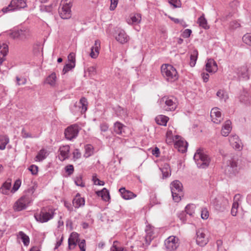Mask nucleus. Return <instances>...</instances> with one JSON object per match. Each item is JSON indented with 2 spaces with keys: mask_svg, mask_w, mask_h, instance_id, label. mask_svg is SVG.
I'll return each mask as SVG.
<instances>
[{
  "mask_svg": "<svg viewBox=\"0 0 251 251\" xmlns=\"http://www.w3.org/2000/svg\"><path fill=\"white\" fill-rule=\"evenodd\" d=\"M55 209L51 206L43 207L39 213L34 214L36 220L40 223H44L53 219L55 215Z\"/></svg>",
  "mask_w": 251,
  "mask_h": 251,
  "instance_id": "1",
  "label": "nucleus"
},
{
  "mask_svg": "<svg viewBox=\"0 0 251 251\" xmlns=\"http://www.w3.org/2000/svg\"><path fill=\"white\" fill-rule=\"evenodd\" d=\"M161 73L166 80L170 82H173L178 78V73L172 65L169 64H163L162 65Z\"/></svg>",
  "mask_w": 251,
  "mask_h": 251,
  "instance_id": "2",
  "label": "nucleus"
},
{
  "mask_svg": "<svg viewBox=\"0 0 251 251\" xmlns=\"http://www.w3.org/2000/svg\"><path fill=\"white\" fill-rule=\"evenodd\" d=\"M195 160L198 167L201 168H207L210 163V158L203 151L199 149L197 150L194 156Z\"/></svg>",
  "mask_w": 251,
  "mask_h": 251,
  "instance_id": "3",
  "label": "nucleus"
},
{
  "mask_svg": "<svg viewBox=\"0 0 251 251\" xmlns=\"http://www.w3.org/2000/svg\"><path fill=\"white\" fill-rule=\"evenodd\" d=\"M73 0H62L58 9L60 17L63 19H68L71 17V7Z\"/></svg>",
  "mask_w": 251,
  "mask_h": 251,
  "instance_id": "4",
  "label": "nucleus"
},
{
  "mask_svg": "<svg viewBox=\"0 0 251 251\" xmlns=\"http://www.w3.org/2000/svg\"><path fill=\"white\" fill-rule=\"evenodd\" d=\"M182 184L179 180H174L171 183L172 195L175 202H178L181 200V197L182 196Z\"/></svg>",
  "mask_w": 251,
  "mask_h": 251,
  "instance_id": "5",
  "label": "nucleus"
},
{
  "mask_svg": "<svg viewBox=\"0 0 251 251\" xmlns=\"http://www.w3.org/2000/svg\"><path fill=\"white\" fill-rule=\"evenodd\" d=\"M10 36L14 40L25 41L30 37L31 34L28 29L24 28L14 30L11 33Z\"/></svg>",
  "mask_w": 251,
  "mask_h": 251,
  "instance_id": "6",
  "label": "nucleus"
},
{
  "mask_svg": "<svg viewBox=\"0 0 251 251\" xmlns=\"http://www.w3.org/2000/svg\"><path fill=\"white\" fill-rule=\"evenodd\" d=\"M27 6L26 0H12L8 6L2 9V11L5 13L9 11L18 10Z\"/></svg>",
  "mask_w": 251,
  "mask_h": 251,
  "instance_id": "7",
  "label": "nucleus"
},
{
  "mask_svg": "<svg viewBox=\"0 0 251 251\" xmlns=\"http://www.w3.org/2000/svg\"><path fill=\"white\" fill-rule=\"evenodd\" d=\"M161 102L164 103L163 108L168 111H174L177 106V100L174 97H164L161 99Z\"/></svg>",
  "mask_w": 251,
  "mask_h": 251,
  "instance_id": "8",
  "label": "nucleus"
},
{
  "mask_svg": "<svg viewBox=\"0 0 251 251\" xmlns=\"http://www.w3.org/2000/svg\"><path fill=\"white\" fill-rule=\"evenodd\" d=\"M208 236L207 231L204 228H199L196 232V242L197 244L203 247L208 242Z\"/></svg>",
  "mask_w": 251,
  "mask_h": 251,
  "instance_id": "9",
  "label": "nucleus"
},
{
  "mask_svg": "<svg viewBox=\"0 0 251 251\" xmlns=\"http://www.w3.org/2000/svg\"><path fill=\"white\" fill-rule=\"evenodd\" d=\"M225 171L230 176L235 175L238 173L237 162L235 158H230L226 161Z\"/></svg>",
  "mask_w": 251,
  "mask_h": 251,
  "instance_id": "10",
  "label": "nucleus"
},
{
  "mask_svg": "<svg viewBox=\"0 0 251 251\" xmlns=\"http://www.w3.org/2000/svg\"><path fill=\"white\" fill-rule=\"evenodd\" d=\"M88 102L87 99L84 97H82L79 101L77 103L76 102L74 105V108H72L71 110L74 114H75L76 112H80L81 114L84 113L87 109Z\"/></svg>",
  "mask_w": 251,
  "mask_h": 251,
  "instance_id": "11",
  "label": "nucleus"
},
{
  "mask_svg": "<svg viewBox=\"0 0 251 251\" xmlns=\"http://www.w3.org/2000/svg\"><path fill=\"white\" fill-rule=\"evenodd\" d=\"M78 132V126L76 125H73L65 130L64 134L67 139L72 140L77 136Z\"/></svg>",
  "mask_w": 251,
  "mask_h": 251,
  "instance_id": "12",
  "label": "nucleus"
},
{
  "mask_svg": "<svg viewBox=\"0 0 251 251\" xmlns=\"http://www.w3.org/2000/svg\"><path fill=\"white\" fill-rule=\"evenodd\" d=\"M164 244L168 251H175L179 246L178 239L176 236H171L165 240Z\"/></svg>",
  "mask_w": 251,
  "mask_h": 251,
  "instance_id": "13",
  "label": "nucleus"
},
{
  "mask_svg": "<svg viewBox=\"0 0 251 251\" xmlns=\"http://www.w3.org/2000/svg\"><path fill=\"white\" fill-rule=\"evenodd\" d=\"M210 117L213 123L218 124L223 120L221 112L217 107L213 108L210 112Z\"/></svg>",
  "mask_w": 251,
  "mask_h": 251,
  "instance_id": "14",
  "label": "nucleus"
},
{
  "mask_svg": "<svg viewBox=\"0 0 251 251\" xmlns=\"http://www.w3.org/2000/svg\"><path fill=\"white\" fill-rule=\"evenodd\" d=\"M228 201L227 199L221 198L215 204V209L219 211H224L227 207Z\"/></svg>",
  "mask_w": 251,
  "mask_h": 251,
  "instance_id": "15",
  "label": "nucleus"
},
{
  "mask_svg": "<svg viewBox=\"0 0 251 251\" xmlns=\"http://www.w3.org/2000/svg\"><path fill=\"white\" fill-rule=\"evenodd\" d=\"M116 40L122 44L127 43L129 40V37L125 30L121 29L118 31L117 35L115 36Z\"/></svg>",
  "mask_w": 251,
  "mask_h": 251,
  "instance_id": "16",
  "label": "nucleus"
},
{
  "mask_svg": "<svg viewBox=\"0 0 251 251\" xmlns=\"http://www.w3.org/2000/svg\"><path fill=\"white\" fill-rule=\"evenodd\" d=\"M205 69L209 73L216 72L218 70L216 62L212 59H208L205 65Z\"/></svg>",
  "mask_w": 251,
  "mask_h": 251,
  "instance_id": "17",
  "label": "nucleus"
},
{
  "mask_svg": "<svg viewBox=\"0 0 251 251\" xmlns=\"http://www.w3.org/2000/svg\"><path fill=\"white\" fill-rule=\"evenodd\" d=\"M12 179L8 178L3 183L0 188V192L4 195H8L11 187Z\"/></svg>",
  "mask_w": 251,
  "mask_h": 251,
  "instance_id": "18",
  "label": "nucleus"
},
{
  "mask_svg": "<svg viewBox=\"0 0 251 251\" xmlns=\"http://www.w3.org/2000/svg\"><path fill=\"white\" fill-rule=\"evenodd\" d=\"M73 206L75 208H78L85 204V200L83 198L80 197L79 193H77L73 200Z\"/></svg>",
  "mask_w": 251,
  "mask_h": 251,
  "instance_id": "19",
  "label": "nucleus"
},
{
  "mask_svg": "<svg viewBox=\"0 0 251 251\" xmlns=\"http://www.w3.org/2000/svg\"><path fill=\"white\" fill-rule=\"evenodd\" d=\"M8 52V46L6 44H0V64L5 60V57Z\"/></svg>",
  "mask_w": 251,
  "mask_h": 251,
  "instance_id": "20",
  "label": "nucleus"
},
{
  "mask_svg": "<svg viewBox=\"0 0 251 251\" xmlns=\"http://www.w3.org/2000/svg\"><path fill=\"white\" fill-rule=\"evenodd\" d=\"M119 192L123 198L125 200H129L136 196L133 193L126 190L125 188L122 187L119 189Z\"/></svg>",
  "mask_w": 251,
  "mask_h": 251,
  "instance_id": "21",
  "label": "nucleus"
},
{
  "mask_svg": "<svg viewBox=\"0 0 251 251\" xmlns=\"http://www.w3.org/2000/svg\"><path fill=\"white\" fill-rule=\"evenodd\" d=\"M231 122L230 120H226L224 125H223L222 130L221 134L224 136H227L231 130Z\"/></svg>",
  "mask_w": 251,
  "mask_h": 251,
  "instance_id": "22",
  "label": "nucleus"
},
{
  "mask_svg": "<svg viewBox=\"0 0 251 251\" xmlns=\"http://www.w3.org/2000/svg\"><path fill=\"white\" fill-rule=\"evenodd\" d=\"M33 191L32 190H28V191L26 192L25 194L21 198V199H23V201L27 207L33 200Z\"/></svg>",
  "mask_w": 251,
  "mask_h": 251,
  "instance_id": "23",
  "label": "nucleus"
},
{
  "mask_svg": "<svg viewBox=\"0 0 251 251\" xmlns=\"http://www.w3.org/2000/svg\"><path fill=\"white\" fill-rule=\"evenodd\" d=\"M175 146L179 151L183 153L187 151L188 143L186 141L180 140L176 142Z\"/></svg>",
  "mask_w": 251,
  "mask_h": 251,
  "instance_id": "24",
  "label": "nucleus"
},
{
  "mask_svg": "<svg viewBox=\"0 0 251 251\" xmlns=\"http://www.w3.org/2000/svg\"><path fill=\"white\" fill-rule=\"evenodd\" d=\"M60 154L62 157V160H64L69 157V153L70 152V146L68 145L60 147L59 148Z\"/></svg>",
  "mask_w": 251,
  "mask_h": 251,
  "instance_id": "25",
  "label": "nucleus"
},
{
  "mask_svg": "<svg viewBox=\"0 0 251 251\" xmlns=\"http://www.w3.org/2000/svg\"><path fill=\"white\" fill-rule=\"evenodd\" d=\"M78 238V234L76 233H73L71 237L68 239L69 248L71 249L72 247L74 248L76 246Z\"/></svg>",
  "mask_w": 251,
  "mask_h": 251,
  "instance_id": "26",
  "label": "nucleus"
},
{
  "mask_svg": "<svg viewBox=\"0 0 251 251\" xmlns=\"http://www.w3.org/2000/svg\"><path fill=\"white\" fill-rule=\"evenodd\" d=\"M17 237L22 240L25 246H27L29 244V238L28 236L25 234L23 231H19L17 234Z\"/></svg>",
  "mask_w": 251,
  "mask_h": 251,
  "instance_id": "27",
  "label": "nucleus"
},
{
  "mask_svg": "<svg viewBox=\"0 0 251 251\" xmlns=\"http://www.w3.org/2000/svg\"><path fill=\"white\" fill-rule=\"evenodd\" d=\"M26 205L23 201V199L20 198L14 204V208L16 211H21L25 209Z\"/></svg>",
  "mask_w": 251,
  "mask_h": 251,
  "instance_id": "28",
  "label": "nucleus"
},
{
  "mask_svg": "<svg viewBox=\"0 0 251 251\" xmlns=\"http://www.w3.org/2000/svg\"><path fill=\"white\" fill-rule=\"evenodd\" d=\"M98 196L101 197L102 199L107 201L110 199V195L108 191L105 188H103L101 191L97 192Z\"/></svg>",
  "mask_w": 251,
  "mask_h": 251,
  "instance_id": "29",
  "label": "nucleus"
},
{
  "mask_svg": "<svg viewBox=\"0 0 251 251\" xmlns=\"http://www.w3.org/2000/svg\"><path fill=\"white\" fill-rule=\"evenodd\" d=\"M9 142V139L6 135H0V150H4Z\"/></svg>",
  "mask_w": 251,
  "mask_h": 251,
  "instance_id": "30",
  "label": "nucleus"
},
{
  "mask_svg": "<svg viewBox=\"0 0 251 251\" xmlns=\"http://www.w3.org/2000/svg\"><path fill=\"white\" fill-rule=\"evenodd\" d=\"M125 127L121 123L116 122L114 124V131L116 134L121 135L124 132V128Z\"/></svg>",
  "mask_w": 251,
  "mask_h": 251,
  "instance_id": "31",
  "label": "nucleus"
},
{
  "mask_svg": "<svg viewBox=\"0 0 251 251\" xmlns=\"http://www.w3.org/2000/svg\"><path fill=\"white\" fill-rule=\"evenodd\" d=\"M240 101L245 104H248L250 103L249 94L246 90H243L242 94L239 97Z\"/></svg>",
  "mask_w": 251,
  "mask_h": 251,
  "instance_id": "32",
  "label": "nucleus"
},
{
  "mask_svg": "<svg viewBox=\"0 0 251 251\" xmlns=\"http://www.w3.org/2000/svg\"><path fill=\"white\" fill-rule=\"evenodd\" d=\"M146 235L145 237V241H146V244L147 245H150L151 240L153 238V232H152V229H151L150 228L146 229Z\"/></svg>",
  "mask_w": 251,
  "mask_h": 251,
  "instance_id": "33",
  "label": "nucleus"
},
{
  "mask_svg": "<svg viewBox=\"0 0 251 251\" xmlns=\"http://www.w3.org/2000/svg\"><path fill=\"white\" fill-rule=\"evenodd\" d=\"M198 23H199V25L204 29H207L209 28V26L207 24V20L205 18L203 14L199 18Z\"/></svg>",
  "mask_w": 251,
  "mask_h": 251,
  "instance_id": "34",
  "label": "nucleus"
},
{
  "mask_svg": "<svg viewBox=\"0 0 251 251\" xmlns=\"http://www.w3.org/2000/svg\"><path fill=\"white\" fill-rule=\"evenodd\" d=\"M47 156V151L45 149L41 150L37 153L36 156V161H42Z\"/></svg>",
  "mask_w": 251,
  "mask_h": 251,
  "instance_id": "35",
  "label": "nucleus"
},
{
  "mask_svg": "<svg viewBox=\"0 0 251 251\" xmlns=\"http://www.w3.org/2000/svg\"><path fill=\"white\" fill-rule=\"evenodd\" d=\"M130 20L131 23L128 22L129 24H137L141 22V15L139 13H135L133 15H131L130 17Z\"/></svg>",
  "mask_w": 251,
  "mask_h": 251,
  "instance_id": "36",
  "label": "nucleus"
},
{
  "mask_svg": "<svg viewBox=\"0 0 251 251\" xmlns=\"http://www.w3.org/2000/svg\"><path fill=\"white\" fill-rule=\"evenodd\" d=\"M85 153L84 156L86 158L91 156L94 153V148L90 144H87L85 146Z\"/></svg>",
  "mask_w": 251,
  "mask_h": 251,
  "instance_id": "37",
  "label": "nucleus"
},
{
  "mask_svg": "<svg viewBox=\"0 0 251 251\" xmlns=\"http://www.w3.org/2000/svg\"><path fill=\"white\" fill-rule=\"evenodd\" d=\"M155 121L158 125L165 126L168 122V117L160 115L156 117Z\"/></svg>",
  "mask_w": 251,
  "mask_h": 251,
  "instance_id": "38",
  "label": "nucleus"
},
{
  "mask_svg": "<svg viewBox=\"0 0 251 251\" xmlns=\"http://www.w3.org/2000/svg\"><path fill=\"white\" fill-rule=\"evenodd\" d=\"M198 55V52L197 50H194L193 53L191 54L190 65L191 67L195 66L197 60Z\"/></svg>",
  "mask_w": 251,
  "mask_h": 251,
  "instance_id": "39",
  "label": "nucleus"
},
{
  "mask_svg": "<svg viewBox=\"0 0 251 251\" xmlns=\"http://www.w3.org/2000/svg\"><path fill=\"white\" fill-rule=\"evenodd\" d=\"M56 76L54 73L51 74L47 78L46 83L50 85L51 86H54L55 84Z\"/></svg>",
  "mask_w": 251,
  "mask_h": 251,
  "instance_id": "40",
  "label": "nucleus"
},
{
  "mask_svg": "<svg viewBox=\"0 0 251 251\" xmlns=\"http://www.w3.org/2000/svg\"><path fill=\"white\" fill-rule=\"evenodd\" d=\"M216 95L218 97L220 100H224L226 101L228 99V96L227 93L223 90H219L216 93Z\"/></svg>",
  "mask_w": 251,
  "mask_h": 251,
  "instance_id": "41",
  "label": "nucleus"
},
{
  "mask_svg": "<svg viewBox=\"0 0 251 251\" xmlns=\"http://www.w3.org/2000/svg\"><path fill=\"white\" fill-rule=\"evenodd\" d=\"M195 206L194 204H189L185 207V213L190 216H192L195 212Z\"/></svg>",
  "mask_w": 251,
  "mask_h": 251,
  "instance_id": "42",
  "label": "nucleus"
},
{
  "mask_svg": "<svg viewBox=\"0 0 251 251\" xmlns=\"http://www.w3.org/2000/svg\"><path fill=\"white\" fill-rule=\"evenodd\" d=\"M242 40L244 43L251 46V33L245 34L242 37Z\"/></svg>",
  "mask_w": 251,
  "mask_h": 251,
  "instance_id": "43",
  "label": "nucleus"
},
{
  "mask_svg": "<svg viewBox=\"0 0 251 251\" xmlns=\"http://www.w3.org/2000/svg\"><path fill=\"white\" fill-rule=\"evenodd\" d=\"M40 11L42 12H46L50 13L52 11V5H42L40 6Z\"/></svg>",
  "mask_w": 251,
  "mask_h": 251,
  "instance_id": "44",
  "label": "nucleus"
},
{
  "mask_svg": "<svg viewBox=\"0 0 251 251\" xmlns=\"http://www.w3.org/2000/svg\"><path fill=\"white\" fill-rule=\"evenodd\" d=\"M75 183L77 186L84 187V183L82 181V176L79 175L75 178Z\"/></svg>",
  "mask_w": 251,
  "mask_h": 251,
  "instance_id": "45",
  "label": "nucleus"
},
{
  "mask_svg": "<svg viewBox=\"0 0 251 251\" xmlns=\"http://www.w3.org/2000/svg\"><path fill=\"white\" fill-rule=\"evenodd\" d=\"M21 185V180L19 179H17L14 184V185L11 190V192L12 193H15L16 191H17L19 187H20Z\"/></svg>",
  "mask_w": 251,
  "mask_h": 251,
  "instance_id": "46",
  "label": "nucleus"
},
{
  "mask_svg": "<svg viewBox=\"0 0 251 251\" xmlns=\"http://www.w3.org/2000/svg\"><path fill=\"white\" fill-rule=\"evenodd\" d=\"M75 67V64L68 63L66 64L63 69V73L64 74H66L70 70H72Z\"/></svg>",
  "mask_w": 251,
  "mask_h": 251,
  "instance_id": "47",
  "label": "nucleus"
},
{
  "mask_svg": "<svg viewBox=\"0 0 251 251\" xmlns=\"http://www.w3.org/2000/svg\"><path fill=\"white\" fill-rule=\"evenodd\" d=\"M87 71L89 75L92 77L97 74V67L96 66L89 67L87 69Z\"/></svg>",
  "mask_w": 251,
  "mask_h": 251,
  "instance_id": "48",
  "label": "nucleus"
},
{
  "mask_svg": "<svg viewBox=\"0 0 251 251\" xmlns=\"http://www.w3.org/2000/svg\"><path fill=\"white\" fill-rule=\"evenodd\" d=\"M117 243H118V241H114L113 245L110 248V251H124V248L118 247L116 245Z\"/></svg>",
  "mask_w": 251,
  "mask_h": 251,
  "instance_id": "49",
  "label": "nucleus"
},
{
  "mask_svg": "<svg viewBox=\"0 0 251 251\" xmlns=\"http://www.w3.org/2000/svg\"><path fill=\"white\" fill-rule=\"evenodd\" d=\"M169 3L175 8H178L181 6L180 0H168Z\"/></svg>",
  "mask_w": 251,
  "mask_h": 251,
  "instance_id": "50",
  "label": "nucleus"
},
{
  "mask_svg": "<svg viewBox=\"0 0 251 251\" xmlns=\"http://www.w3.org/2000/svg\"><path fill=\"white\" fill-rule=\"evenodd\" d=\"M28 170L33 175H36L38 172V167L35 165H31L28 168Z\"/></svg>",
  "mask_w": 251,
  "mask_h": 251,
  "instance_id": "51",
  "label": "nucleus"
},
{
  "mask_svg": "<svg viewBox=\"0 0 251 251\" xmlns=\"http://www.w3.org/2000/svg\"><path fill=\"white\" fill-rule=\"evenodd\" d=\"M161 170L164 178L168 177L171 175L170 169L168 168H163Z\"/></svg>",
  "mask_w": 251,
  "mask_h": 251,
  "instance_id": "52",
  "label": "nucleus"
},
{
  "mask_svg": "<svg viewBox=\"0 0 251 251\" xmlns=\"http://www.w3.org/2000/svg\"><path fill=\"white\" fill-rule=\"evenodd\" d=\"M65 170L68 176H70L73 174L74 168L73 165H68L65 167Z\"/></svg>",
  "mask_w": 251,
  "mask_h": 251,
  "instance_id": "53",
  "label": "nucleus"
},
{
  "mask_svg": "<svg viewBox=\"0 0 251 251\" xmlns=\"http://www.w3.org/2000/svg\"><path fill=\"white\" fill-rule=\"evenodd\" d=\"M239 140H240V139H239L238 136L236 135H231L229 137V142L230 145L232 144H235L236 142H239Z\"/></svg>",
  "mask_w": 251,
  "mask_h": 251,
  "instance_id": "54",
  "label": "nucleus"
},
{
  "mask_svg": "<svg viewBox=\"0 0 251 251\" xmlns=\"http://www.w3.org/2000/svg\"><path fill=\"white\" fill-rule=\"evenodd\" d=\"M209 217V212L206 208L202 209L201 212V217L202 219L206 220Z\"/></svg>",
  "mask_w": 251,
  "mask_h": 251,
  "instance_id": "55",
  "label": "nucleus"
},
{
  "mask_svg": "<svg viewBox=\"0 0 251 251\" xmlns=\"http://www.w3.org/2000/svg\"><path fill=\"white\" fill-rule=\"evenodd\" d=\"M100 41L98 40H96L95 42V46L92 47L91 48H94V50L95 52H97V55L98 56L99 53V49L100 48Z\"/></svg>",
  "mask_w": 251,
  "mask_h": 251,
  "instance_id": "56",
  "label": "nucleus"
},
{
  "mask_svg": "<svg viewBox=\"0 0 251 251\" xmlns=\"http://www.w3.org/2000/svg\"><path fill=\"white\" fill-rule=\"evenodd\" d=\"M117 114L121 116H125L127 115L126 110L121 107H119L116 111Z\"/></svg>",
  "mask_w": 251,
  "mask_h": 251,
  "instance_id": "57",
  "label": "nucleus"
},
{
  "mask_svg": "<svg viewBox=\"0 0 251 251\" xmlns=\"http://www.w3.org/2000/svg\"><path fill=\"white\" fill-rule=\"evenodd\" d=\"M73 157L75 159H77L81 157V154L78 149H75L73 153Z\"/></svg>",
  "mask_w": 251,
  "mask_h": 251,
  "instance_id": "58",
  "label": "nucleus"
},
{
  "mask_svg": "<svg viewBox=\"0 0 251 251\" xmlns=\"http://www.w3.org/2000/svg\"><path fill=\"white\" fill-rule=\"evenodd\" d=\"M192 33V30L190 29H185L182 34V36L183 37L185 38H187L190 36L191 34Z\"/></svg>",
  "mask_w": 251,
  "mask_h": 251,
  "instance_id": "59",
  "label": "nucleus"
},
{
  "mask_svg": "<svg viewBox=\"0 0 251 251\" xmlns=\"http://www.w3.org/2000/svg\"><path fill=\"white\" fill-rule=\"evenodd\" d=\"M22 136L24 138H33V136L29 133L27 132L24 128H23L21 132Z\"/></svg>",
  "mask_w": 251,
  "mask_h": 251,
  "instance_id": "60",
  "label": "nucleus"
},
{
  "mask_svg": "<svg viewBox=\"0 0 251 251\" xmlns=\"http://www.w3.org/2000/svg\"><path fill=\"white\" fill-rule=\"evenodd\" d=\"M68 60L72 64H75V54L73 52L70 53L68 56Z\"/></svg>",
  "mask_w": 251,
  "mask_h": 251,
  "instance_id": "61",
  "label": "nucleus"
},
{
  "mask_svg": "<svg viewBox=\"0 0 251 251\" xmlns=\"http://www.w3.org/2000/svg\"><path fill=\"white\" fill-rule=\"evenodd\" d=\"M16 80L17 83L19 85L25 84L26 82V79L25 78H21L18 76L16 77Z\"/></svg>",
  "mask_w": 251,
  "mask_h": 251,
  "instance_id": "62",
  "label": "nucleus"
},
{
  "mask_svg": "<svg viewBox=\"0 0 251 251\" xmlns=\"http://www.w3.org/2000/svg\"><path fill=\"white\" fill-rule=\"evenodd\" d=\"M78 246L81 251H85V240L83 239L79 242Z\"/></svg>",
  "mask_w": 251,
  "mask_h": 251,
  "instance_id": "63",
  "label": "nucleus"
},
{
  "mask_svg": "<svg viewBox=\"0 0 251 251\" xmlns=\"http://www.w3.org/2000/svg\"><path fill=\"white\" fill-rule=\"evenodd\" d=\"M108 125L105 123H102L100 125V128L101 131L105 132L108 129Z\"/></svg>",
  "mask_w": 251,
  "mask_h": 251,
  "instance_id": "64",
  "label": "nucleus"
}]
</instances>
